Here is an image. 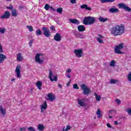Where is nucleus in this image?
Segmentation results:
<instances>
[{"label":"nucleus","mask_w":131,"mask_h":131,"mask_svg":"<svg viewBox=\"0 0 131 131\" xmlns=\"http://www.w3.org/2000/svg\"><path fill=\"white\" fill-rule=\"evenodd\" d=\"M124 31H125V29L123 24H121L120 26L117 25L111 29V33L114 36L122 35Z\"/></svg>","instance_id":"nucleus-1"},{"label":"nucleus","mask_w":131,"mask_h":131,"mask_svg":"<svg viewBox=\"0 0 131 131\" xmlns=\"http://www.w3.org/2000/svg\"><path fill=\"white\" fill-rule=\"evenodd\" d=\"M96 22V19L95 17L92 16H86L84 18L83 24L85 25H92Z\"/></svg>","instance_id":"nucleus-2"},{"label":"nucleus","mask_w":131,"mask_h":131,"mask_svg":"<svg viewBox=\"0 0 131 131\" xmlns=\"http://www.w3.org/2000/svg\"><path fill=\"white\" fill-rule=\"evenodd\" d=\"M125 45L124 43H120L118 45L116 46L114 49V52L116 54H123V52H121V50L124 48Z\"/></svg>","instance_id":"nucleus-3"},{"label":"nucleus","mask_w":131,"mask_h":131,"mask_svg":"<svg viewBox=\"0 0 131 131\" xmlns=\"http://www.w3.org/2000/svg\"><path fill=\"white\" fill-rule=\"evenodd\" d=\"M81 89L83 91L84 95H90L92 93V90L84 84H81Z\"/></svg>","instance_id":"nucleus-4"},{"label":"nucleus","mask_w":131,"mask_h":131,"mask_svg":"<svg viewBox=\"0 0 131 131\" xmlns=\"http://www.w3.org/2000/svg\"><path fill=\"white\" fill-rule=\"evenodd\" d=\"M48 77L51 81H57L58 80V76L57 75H54L53 72L51 70H49Z\"/></svg>","instance_id":"nucleus-5"},{"label":"nucleus","mask_w":131,"mask_h":131,"mask_svg":"<svg viewBox=\"0 0 131 131\" xmlns=\"http://www.w3.org/2000/svg\"><path fill=\"white\" fill-rule=\"evenodd\" d=\"M42 30L43 31V34L46 37H50L51 36V31H50L48 28L43 27Z\"/></svg>","instance_id":"nucleus-6"},{"label":"nucleus","mask_w":131,"mask_h":131,"mask_svg":"<svg viewBox=\"0 0 131 131\" xmlns=\"http://www.w3.org/2000/svg\"><path fill=\"white\" fill-rule=\"evenodd\" d=\"M119 9H123L125 11L127 12H130L131 9L128 7L126 5L124 4V3H120L118 5Z\"/></svg>","instance_id":"nucleus-7"},{"label":"nucleus","mask_w":131,"mask_h":131,"mask_svg":"<svg viewBox=\"0 0 131 131\" xmlns=\"http://www.w3.org/2000/svg\"><path fill=\"white\" fill-rule=\"evenodd\" d=\"M82 49H76L74 51V54H75V56L77 57V58H81L82 56Z\"/></svg>","instance_id":"nucleus-8"},{"label":"nucleus","mask_w":131,"mask_h":131,"mask_svg":"<svg viewBox=\"0 0 131 131\" xmlns=\"http://www.w3.org/2000/svg\"><path fill=\"white\" fill-rule=\"evenodd\" d=\"M40 56H41V54L39 53L36 54L35 57V61L39 64H42L43 63V60L40 59Z\"/></svg>","instance_id":"nucleus-9"},{"label":"nucleus","mask_w":131,"mask_h":131,"mask_svg":"<svg viewBox=\"0 0 131 131\" xmlns=\"http://www.w3.org/2000/svg\"><path fill=\"white\" fill-rule=\"evenodd\" d=\"M10 11H6L5 12L3 15L0 16V18L2 19H9V18H10Z\"/></svg>","instance_id":"nucleus-10"},{"label":"nucleus","mask_w":131,"mask_h":131,"mask_svg":"<svg viewBox=\"0 0 131 131\" xmlns=\"http://www.w3.org/2000/svg\"><path fill=\"white\" fill-rule=\"evenodd\" d=\"M40 107L41 108L40 113H43L45 110L48 108V103H47V101H44V102L40 105Z\"/></svg>","instance_id":"nucleus-11"},{"label":"nucleus","mask_w":131,"mask_h":131,"mask_svg":"<svg viewBox=\"0 0 131 131\" xmlns=\"http://www.w3.org/2000/svg\"><path fill=\"white\" fill-rule=\"evenodd\" d=\"M20 69H21V66L17 65L15 69V72L16 73V75L18 78H19V77H21V74H20L21 71H20Z\"/></svg>","instance_id":"nucleus-12"},{"label":"nucleus","mask_w":131,"mask_h":131,"mask_svg":"<svg viewBox=\"0 0 131 131\" xmlns=\"http://www.w3.org/2000/svg\"><path fill=\"white\" fill-rule=\"evenodd\" d=\"M61 37V35L57 33L54 36V39L56 41H60L61 39H62Z\"/></svg>","instance_id":"nucleus-13"},{"label":"nucleus","mask_w":131,"mask_h":131,"mask_svg":"<svg viewBox=\"0 0 131 131\" xmlns=\"http://www.w3.org/2000/svg\"><path fill=\"white\" fill-rule=\"evenodd\" d=\"M7 59V56L4 54H0V64H2L5 62V60Z\"/></svg>","instance_id":"nucleus-14"},{"label":"nucleus","mask_w":131,"mask_h":131,"mask_svg":"<svg viewBox=\"0 0 131 131\" xmlns=\"http://www.w3.org/2000/svg\"><path fill=\"white\" fill-rule=\"evenodd\" d=\"M78 104L81 107H84V106H85V103H84V101H85L84 99H78Z\"/></svg>","instance_id":"nucleus-15"},{"label":"nucleus","mask_w":131,"mask_h":131,"mask_svg":"<svg viewBox=\"0 0 131 131\" xmlns=\"http://www.w3.org/2000/svg\"><path fill=\"white\" fill-rule=\"evenodd\" d=\"M16 60L18 62H21L23 61V56L20 53H19L16 56Z\"/></svg>","instance_id":"nucleus-16"},{"label":"nucleus","mask_w":131,"mask_h":131,"mask_svg":"<svg viewBox=\"0 0 131 131\" xmlns=\"http://www.w3.org/2000/svg\"><path fill=\"white\" fill-rule=\"evenodd\" d=\"M0 112L2 115L5 116V115H6L7 114V110L5 108H3L2 105H0Z\"/></svg>","instance_id":"nucleus-17"},{"label":"nucleus","mask_w":131,"mask_h":131,"mask_svg":"<svg viewBox=\"0 0 131 131\" xmlns=\"http://www.w3.org/2000/svg\"><path fill=\"white\" fill-rule=\"evenodd\" d=\"M99 37L96 38L97 41L99 43H103L104 42L103 41V40H102V38H104V36L101 34H98Z\"/></svg>","instance_id":"nucleus-18"},{"label":"nucleus","mask_w":131,"mask_h":131,"mask_svg":"<svg viewBox=\"0 0 131 131\" xmlns=\"http://www.w3.org/2000/svg\"><path fill=\"white\" fill-rule=\"evenodd\" d=\"M36 85L39 91H41V86H42V82L41 81H37Z\"/></svg>","instance_id":"nucleus-19"},{"label":"nucleus","mask_w":131,"mask_h":131,"mask_svg":"<svg viewBox=\"0 0 131 131\" xmlns=\"http://www.w3.org/2000/svg\"><path fill=\"white\" fill-rule=\"evenodd\" d=\"M81 9H84L85 10H86L87 11H91L92 10V8L91 7H89L88 6V5L86 4H84L83 5H81L80 6Z\"/></svg>","instance_id":"nucleus-20"},{"label":"nucleus","mask_w":131,"mask_h":131,"mask_svg":"<svg viewBox=\"0 0 131 131\" xmlns=\"http://www.w3.org/2000/svg\"><path fill=\"white\" fill-rule=\"evenodd\" d=\"M18 15V12H17V10H16V9H13L12 10H11V15L12 17H17Z\"/></svg>","instance_id":"nucleus-21"},{"label":"nucleus","mask_w":131,"mask_h":131,"mask_svg":"<svg viewBox=\"0 0 131 131\" xmlns=\"http://www.w3.org/2000/svg\"><path fill=\"white\" fill-rule=\"evenodd\" d=\"M69 21L73 24H77V25L79 24V21L77 19H70Z\"/></svg>","instance_id":"nucleus-22"},{"label":"nucleus","mask_w":131,"mask_h":131,"mask_svg":"<svg viewBox=\"0 0 131 131\" xmlns=\"http://www.w3.org/2000/svg\"><path fill=\"white\" fill-rule=\"evenodd\" d=\"M48 97L50 101H51V102H53L54 101V100H55V96L54 95H53V94H52V93L48 94Z\"/></svg>","instance_id":"nucleus-23"},{"label":"nucleus","mask_w":131,"mask_h":131,"mask_svg":"<svg viewBox=\"0 0 131 131\" xmlns=\"http://www.w3.org/2000/svg\"><path fill=\"white\" fill-rule=\"evenodd\" d=\"M96 114L97 115V118H101L102 116H103V115H102V112H101V110H100V108L97 109V111L96 112Z\"/></svg>","instance_id":"nucleus-24"},{"label":"nucleus","mask_w":131,"mask_h":131,"mask_svg":"<svg viewBox=\"0 0 131 131\" xmlns=\"http://www.w3.org/2000/svg\"><path fill=\"white\" fill-rule=\"evenodd\" d=\"M78 30L80 32H82L85 30V27L82 25H79L78 26Z\"/></svg>","instance_id":"nucleus-25"},{"label":"nucleus","mask_w":131,"mask_h":131,"mask_svg":"<svg viewBox=\"0 0 131 131\" xmlns=\"http://www.w3.org/2000/svg\"><path fill=\"white\" fill-rule=\"evenodd\" d=\"M109 12L111 13H119V10L117 8H112L109 10Z\"/></svg>","instance_id":"nucleus-26"},{"label":"nucleus","mask_w":131,"mask_h":131,"mask_svg":"<svg viewBox=\"0 0 131 131\" xmlns=\"http://www.w3.org/2000/svg\"><path fill=\"white\" fill-rule=\"evenodd\" d=\"M98 20H100V22H106V21H108V18H104V17L100 16L98 18Z\"/></svg>","instance_id":"nucleus-27"},{"label":"nucleus","mask_w":131,"mask_h":131,"mask_svg":"<svg viewBox=\"0 0 131 131\" xmlns=\"http://www.w3.org/2000/svg\"><path fill=\"white\" fill-rule=\"evenodd\" d=\"M38 129L39 131H43L45 129V126L42 124H38Z\"/></svg>","instance_id":"nucleus-28"},{"label":"nucleus","mask_w":131,"mask_h":131,"mask_svg":"<svg viewBox=\"0 0 131 131\" xmlns=\"http://www.w3.org/2000/svg\"><path fill=\"white\" fill-rule=\"evenodd\" d=\"M94 96H95V99L96 101L98 102H99V101H101V96L100 95H98L97 93H94Z\"/></svg>","instance_id":"nucleus-29"},{"label":"nucleus","mask_w":131,"mask_h":131,"mask_svg":"<svg viewBox=\"0 0 131 131\" xmlns=\"http://www.w3.org/2000/svg\"><path fill=\"white\" fill-rule=\"evenodd\" d=\"M42 34V33H41V30L40 29H37L36 31V35L37 36H39V35H41Z\"/></svg>","instance_id":"nucleus-30"},{"label":"nucleus","mask_w":131,"mask_h":131,"mask_svg":"<svg viewBox=\"0 0 131 131\" xmlns=\"http://www.w3.org/2000/svg\"><path fill=\"white\" fill-rule=\"evenodd\" d=\"M26 27L28 29L30 32H32V31H33V28L32 27V26H27Z\"/></svg>","instance_id":"nucleus-31"},{"label":"nucleus","mask_w":131,"mask_h":131,"mask_svg":"<svg viewBox=\"0 0 131 131\" xmlns=\"http://www.w3.org/2000/svg\"><path fill=\"white\" fill-rule=\"evenodd\" d=\"M56 12L57 13H59V14H62V12H63V8L60 7L57 9Z\"/></svg>","instance_id":"nucleus-32"},{"label":"nucleus","mask_w":131,"mask_h":131,"mask_svg":"<svg viewBox=\"0 0 131 131\" xmlns=\"http://www.w3.org/2000/svg\"><path fill=\"white\" fill-rule=\"evenodd\" d=\"M115 63H116V62H115V60H113L110 62V66L111 67H114L115 66Z\"/></svg>","instance_id":"nucleus-33"},{"label":"nucleus","mask_w":131,"mask_h":131,"mask_svg":"<svg viewBox=\"0 0 131 131\" xmlns=\"http://www.w3.org/2000/svg\"><path fill=\"white\" fill-rule=\"evenodd\" d=\"M127 78L128 80H129V81H131V72L128 74Z\"/></svg>","instance_id":"nucleus-34"},{"label":"nucleus","mask_w":131,"mask_h":131,"mask_svg":"<svg viewBox=\"0 0 131 131\" xmlns=\"http://www.w3.org/2000/svg\"><path fill=\"white\" fill-rule=\"evenodd\" d=\"M45 9L46 11H49L50 9V5L49 4H46L45 6Z\"/></svg>","instance_id":"nucleus-35"},{"label":"nucleus","mask_w":131,"mask_h":131,"mask_svg":"<svg viewBox=\"0 0 131 131\" xmlns=\"http://www.w3.org/2000/svg\"><path fill=\"white\" fill-rule=\"evenodd\" d=\"M28 130H29V131H35V129L32 126H30L28 128Z\"/></svg>","instance_id":"nucleus-36"},{"label":"nucleus","mask_w":131,"mask_h":131,"mask_svg":"<svg viewBox=\"0 0 131 131\" xmlns=\"http://www.w3.org/2000/svg\"><path fill=\"white\" fill-rule=\"evenodd\" d=\"M13 8L14 7L12 5H10V6L7 7L6 9H8V10H11V11H13V10H14Z\"/></svg>","instance_id":"nucleus-37"},{"label":"nucleus","mask_w":131,"mask_h":131,"mask_svg":"<svg viewBox=\"0 0 131 131\" xmlns=\"http://www.w3.org/2000/svg\"><path fill=\"white\" fill-rule=\"evenodd\" d=\"M0 32L2 34H4V33H5V32H6V28H3V29H0Z\"/></svg>","instance_id":"nucleus-38"},{"label":"nucleus","mask_w":131,"mask_h":131,"mask_svg":"<svg viewBox=\"0 0 131 131\" xmlns=\"http://www.w3.org/2000/svg\"><path fill=\"white\" fill-rule=\"evenodd\" d=\"M23 9H26V7L24 5H20L19 6V10H20V11L23 10Z\"/></svg>","instance_id":"nucleus-39"},{"label":"nucleus","mask_w":131,"mask_h":131,"mask_svg":"<svg viewBox=\"0 0 131 131\" xmlns=\"http://www.w3.org/2000/svg\"><path fill=\"white\" fill-rule=\"evenodd\" d=\"M116 82H117V80H115L114 79H112L111 80V83L112 84L116 83Z\"/></svg>","instance_id":"nucleus-40"},{"label":"nucleus","mask_w":131,"mask_h":131,"mask_svg":"<svg viewBox=\"0 0 131 131\" xmlns=\"http://www.w3.org/2000/svg\"><path fill=\"white\" fill-rule=\"evenodd\" d=\"M73 88L76 90H79V87H78V85H77V84H74L73 85Z\"/></svg>","instance_id":"nucleus-41"},{"label":"nucleus","mask_w":131,"mask_h":131,"mask_svg":"<svg viewBox=\"0 0 131 131\" xmlns=\"http://www.w3.org/2000/svg\"><path fill=\"white\" fill-rule=\"evenodd\" d=\"M116 102L117 103V104H118V105H119V104H121V101L118 98L116 99Z\"/></svg>","instance_id":"nucleus-42"},{"label":"nucleus","mask_w":131,"mask_h":131,"mask_svg":"<svg viewBox=\"0 0 131 131\" xmlns=\"http://www.w3.org/2000/svg\"><path fill=\"white\" fill-rule=\"evenodd\" d=\"M0 53H4V50H3V46L0 43Z\"/></svg>","instance_id":"nucleus-43"},{"label":"nucleus","mask_w":131,"mask_h":131,"mask_svg":"<svg viewBox=\"0 0 131 131\" xmlns=\"http://www.w3.org/2000/svg\"><path fill=\"white\" fill-rule=\"evenodd\" d=\"M71 128V127L68 125H67V127L65 129L66 131H68L69 130V129H70Z\"/></svg>","instance_id":"nucleus-44"},{"label":"nucleus","mask_w":131,"mask_h":131,"mask_svg":"<svg viewBox=\"0 0 131 131\" xmlns=\"http://www.w3.org/2000/svg\"><path fill=\"white\" fill-rule=\"evenodd\" d=\"M50 29L52 30V31H56V29H55V27L53 26H52L50 27Z\"/></svg>","instance_id":"nucleus-45"},{"label":"nucleus","mask_w":131,"mask_h":131,"mask_svg":"<svg viewBox=\"0 0 131 131\" xmlns=\"http://www.w3.org/2000/svg\"><path fill=\"white\" fill-rule=\"evenodd\" d=\"M100 2L102 4H104L105 3H108V0H100Z\"/></svg>","instance_id":"nucleus-46"},{"label":"nucleus","mask_w":131,"mask_h":131,"mask_svg":"<svg viewBox=\"0 0 131 131\" xmlns=\"http://www.w3.org/2000/svg\"><path fill=\"white\" fill-rule=\"evenodd\" d=\"M32 43H33V40H31L29 42L30 47H32Z\"/></svg>","instance_id":"nucleus-47"},{"label":"nucleus","mask_w":131,"mask_h":131,"mask_svg":"<svg viewBox=\"0 0 131 131\" xmlns=\"http://www.w3.org/2000/svg\"><path fill=\"white\" fill-rule=\"evenodd\" d=\"M127 113L129 114V115H131V109L127 108Z\"/></svg>","instance_id":"nucleus-48"},{"label":"nucleus","mask_w":131,"mask_h":131,"mask_svg":"<svg viewBox=\"0 0 131 131\" xmlns=\"http://www.w3.org/2000/svg\"><path fill=\"white\" fill-rule=\"evenodd\" d=\"M71 4H76V0H70Z\"/></svg>","instance_id":"nucleus-49"},{"label":"nucleus","mask_w":131,"mask_h":131,"mask_svg":"<svg viewBox=\"0 0 131 131\" xmlns=\"http://www.w3.org/2000/svg\"><path fill=\"white\" fill-rule=\"evenodd\" d=\"M115 0H107V3H114Z\"/></svg>","instance_id":"nucleus-50"},{"label":"nucleus","mask_w":131,"mask_h":131,"mask_svg":"<svg viewBox=\"0 0 131 131\" xmlns=\"http://www.w3.org/2000/svg\"><path fill=\"white\" fill-rule=\"evenodd\" d=\"M20 131H22V130H26V127L20 128Z\"/></svg>","instance_id":"nucleus-51"},{"label":"nucleus","mask_w":131,"mask_h":131,"mask_svg":"<svg viewBox=\"0 0 131 131\" xmlns=\"http://www.w3.org/2000/svg\"><path fill=\"white\" fill-rule=\"evenodd\" d=\"M107 127H110V128H111V127H112V126H111V125H110V124L109 123H107L106 124Z\"/></svg>","instance_id":"nucleus-52"},{"label":"nucleus","mask_w":131,"mask_h":131,"mask_svg":"<svg viewBox=\"0 0 131 131\" xmlns=\"http://www.w3.org/2000/svg\"><path fill=\"white\" fill-rule=\"evenodd\" d=\"M70 82H71V80H70V81L67 83V86H69Z\"/></svg>","instance_id":"nucleus-53"},{"label":"nucleus","mask_w":131,"mask_h":131,"mask_svg":"<svg viewBox=\"0 0 131 131\" xmlns=\"http://www.w3.org/2000/svg\"><path fill=\"white\" fill-rule=\"evenodd\" d=\"M67 72L68 73H70V72H71V69H69L67 71Z\"/></svg>","instance_id":"nucleus-54"},{"label":"nucleus","mask_w":131,"mask_h":131,"mask_svg":"<svg viewBox=\"0 0 131 131\" xmlns=\"http://www.w3.org/2000/svg\"><path fill=\"white\" fill-rule=\"evenodd\" d=\"M114 124L115 125H117V124H118V121H115Z\"/></svg>","instance_id":"nucleus-55"},{"label":"nucleus","mask_w":131,"mask_h":131,"mask_svg":"<svg viewBox=\"0 0 131 131\" xmlns=\"http://www.w3.org/2000/svg\"><path fill=\"white\" fill-rule=\"evenodd\" d=\"M58 88H60V89H62V85L60 83L58 84Z\"/></svg>","instance_id":"nucleus-56"},{"label":"nucleus","mask_w":131,"mask_h":131,"mask_svg":"<svg viewBox=\"0 0 131 131\" xmlns=\"http://www.w3.org/2000/svg\"><path fill=\"white\" fill-rule=\"evenodd\" d=\"M70 77H71L70 74H68L67 75V77H68V78H70Z\"/></svg>","instance_id":"nucleus-57"},{"label":"nucleus","mask_w":131,"mask_h":131,"mask_svg":"<svg viewBox=\"0 0 131 131\" xmlns=\"http://www.w3.org/2000/svg\"><path fill=\"white\" fill-rule=\"evenodd\" d=\"M112 112H113V111H112V110H110V111H109V113H110V114H111V113H112Z\"/></svg>","instance_id":"nucleus-58"},{"label":"nucleus","mask_w":131,"mask_h":131,"mask_svg":"<svg viewBox=\"0 0 131 131\" xmlns=\"http://www.w3.org/2000/svg\"><path fill=\"white\" fill-rule=\"evenodd\" d=\"M61 131H65V127L63 128Z\"/></svg>","instance_id":"nucleus-59"},{"label":"nucleus","mask_w":131,"mask_h":131,"mask_svg":"<svg viewBox=\"0 0 131 131\" xmlns=\"http://www.w3.org/2000/svg\"><path fill=\"white\" fill-rule=\"evenodd\" d=\"M15 81V79H11V81Z\"/></svg>","instance_id":"nucleus-60"},{"label":"nucleus","mask_w":131,"mask_h":131,"mask_svg":"<svg viewBox=\"0 0 131 131\" xmlns=\"http://www.w3.org/2000/svg\"><path fill=\"white\" fill-rule=\"evenodd\" d=\"M109 118H112V116H109Z\"/></svg>","instance_id":"nucleus-61"},{"label":"nucleus","mask_w":131,"mask_h":131,"mask_svg":"<svg viewBox=\"0 0 131 131\" xmlns=\"http://www.w3.org/2000/svg\"><path fill=\"white\" fill-rule=\"evenodd\" d=\"M31 92H33V89H31Z\"/></svg>","instance_id":"nucleus-62"},{"label":"nucleus","mask_w":131,"mask_h":131,"mask_svg":"<svg viewBox=\"0 0 131 131\" xmlns=\"http://www.w3.org/2000/svg\"><path fill=\"white\" fill-rule=\"evenodd\" d=\"M51 9H53V7L51 6Z\"/></svg>","instance_id":"nucleus-63"},{"label":"nucleus","mask_w":131,"mask_h":131,"mask_svg":"<svg viewBox=\"0 0 131 131\" xmlns=\"http://www.w3.org/2000/svg\"><path fill=\"white\" fill-rule=\"evenodd\" d=\"M7 1H8L10 2V1H11V0H7Z\"/></svg>","instance_id":"nucleus-64"}]
</instances>
